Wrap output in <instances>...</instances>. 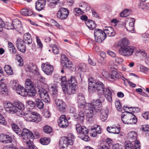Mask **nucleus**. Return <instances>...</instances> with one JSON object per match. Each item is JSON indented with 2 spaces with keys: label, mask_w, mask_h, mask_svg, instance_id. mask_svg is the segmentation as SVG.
Listing matches in <instances>:
<instances>
[{
  "label": "nucleus",
  "mask_w": 149,
  "mask_h": 149,
  "mask_svg": "<svg viewBox=\"0 0 149 149\" xmlns=\"http://www.w3.org/2000/svg\"><path fill=\"white\" fill-rule=\"evenodd\" d=\"M4 107L6 110L10 113L15 114L19 116H24V118L27 121L38 123L41 120V116L39 113L29 110L24 112L17 110L14 104L10 102H5Z\"/></svg>",
  "instance_id": "nucleus-1"
},
{
  "label": "nucleus",
  "mask_w": 149,
  "mask_h": 149,
  "mask_svg": "<svg viewBox=\"0 0 149 149\" xmlns=\"http://www.w3.org/2000/svg\"><path fill=\"white\" fill-rule=\"evenodd\" d=\"M88 90L90 93L97 91L98 96H104L110 103L112 102V93L111 90L109 87L105 88L104 84L101 81L92 79L88 80Z\"/></svg>",
  "instance_id": "nucleus-2"
},
{
  "label": "nucleus",
  "mask_w": 149,
  "mask_h": 149,
  "mask_svg": "<svg viewBox=\"0 0 149 149\" xmlns=\"http://www.w3.org/2000/svg\"><path fill=\"white\" fill-rule=\"evenodd\" d=\"M97 99L93 100L91 103H88L86 107V113L87 116L91 117L94 114V110L96 112H101L102 109V103L105 100L104 96H98Z\"/></svg>",
  "instance_id": "nucleus-3"
},
{
  "label": "nucleus",
  "mask_w": 149,
  "mask_h": 149,
  "mask_svg": "<svg viewBox=\"0 0 149 149\" xmlns=\"http://www.w3.org/2000/svg\"><path fill=\"white\" fill-rule=\"evenodd\" d=\"M74 136L72 134H68L67 136L61 138L59 141V146L60 149H66L68 145H72L73 143Z\"/></svg>",
  "instance_id": "nucleus-4"
},
{
  "label": "nucleus",
  "mask_w": 149,
  "mask_h": 149,
  "mask_svg": "<svg viewBox=\"0 0 149 149\" xmlns=\"http://www.w3.org/2000/svg\"><path fill=\"white\" fill-rule=\"evenodd\" d=\"M76 129L77 132L79 133V137L85 141H89L90 138L88 136V129L84 126H81L79 124L76 125Z\"/></svg>",
  "instance_id": "nucleus-5"
},
{
  "label": "nucleus",
  "mask_w": 149,
  "mask_h": 149,
  "mask_svg": "<svg viewBox=\"0 0 149 149\" xmlns=\"http://www.w3.org/2000/svg\"><path fill=\"white\" fill-rule=\"evenodd\" d=\"M135 47L132 46H127L123 47L119 49V54L123 56L129 57L132 56L134 52Z\"/></svg>",
  "instance_id": "nucleus-6"
},
{
  "label": "nucleus",
  "mask_w": 149,
  "mask_h": 149,
  "mask_svg": "<svg viewBox=\"0 0 149 149\" xmlns=\"http://www.w3.org/2000/svg\"><path fill=\"white\" fill-rule=\"evenodd\" d=\"M94 36L95 41L98 43H101L107 37L104 31L98 29L94 30Z\"/></svg>",
  "instance_id": "nucleus-7"
},
{
  "label": "nucleus",
  "mask_w": 149,
  "mask_h": 149,
  "mask_svg": "<svg viewBox=\"0 0 149 149\" xmlns=\"http://www.w3.org/2000/svg\"><path fill=\"white\" fill-rule=\"evenodd\" d=\"M136 136L137 134L134 131L131 132L128 134V138L130 139V141L134 142L135 141L134 146V149H140V142L139 140H136Z\"/></svg>",
  "instance_id": "nucleus-8"
},
{
  "label": "nucleus",
  "mask_w": 149,
  "mask_h": 149,
  "mask_svg": "<svg viewBox=\"0 0 149 149\" xmlns=\"http://www.w3.org/2000/svg\"><path fill=\"white\" fill-rule=\"evenodd\" d=\"M135 19L133 18H129L126 19L125 21V26L126 30L131 33L135 32L134 26Z\"/></svg>",
  "instance_id": "nucleus-9"
},
{
  "label": "nucleus",
  "mask_w": 149,
  "mask_h": 149,
  "mask_svg": "<svg viewBox=\"0 0 149 149\" xmlns=\"http://www.w3.org/2000/svg\"><path fill=\"white\" fill-rule=\"evenodd\" d=\"M69 11L67 9L63 8H60L56 13L57 17L61 20L66 19L69 14Z\"/></svg>",
  "instance_id": "nucleus-10"
},
{
  "label": "nucleus",
  "mask_w": 149,
  "mask_h": 149,
  "mask_svg": "<svg viewBox=\"0 0 149 149\" xmlns=\"http://www.w3.org/2000/svg\"><path fill=\"white\" fill-rule=\"evenodd\" d=\"M19 136L22 137L23 139L26 140L28 139H33L34 136L33 133L29 130L26 129H23L22 132H19Z\"/></svg>",
  "instance_id": "nucleus-11"
},
{
  "label": "nucleus",
  "mask_w": 149,
  "mask_h": 149,
  "mask_svg": "<svg viewBox=\"0 0 149 149\" xmlns=\"http://www.w3.org/2000/svg\"><path fill=\"white\" fill-rule=\"evenodd\" d=\"M38 94L42 100L45 102L49 103L50 99L47 91L44 89L41 88L39 89Z\"/></svg>",
  "instance_id": "nucleus-12"
},
{
  "label": "nucleus",
  "mask_w": 149,
  "mask_h": 149,
  "mask_svg": "<svg viewBox=\"0 0 149 149\" xmlns=\"http://www.w3.org/2000/svg\"><path fill=\"white\" fill-rule=\"evenodd\" d=\"M77 102L78 107L81 108L86 109V107L87 106L88 104L86 103L84 96L81 93H79L78 94Z\"/></svg>",
  "instance_id": "nucleus-13"
},
{
  "label": "nucleus",
  "mask_w": 149,
  "mask_h": 149,
  "mask_svg": "<svg viewBox=\"0 0 149 149\" xmlns=\"http://www.w3.org/2000/svg\"><path fill=\"white\" fill-rule=\"evenodd\" d=\"M42 68L45 73L47 75L52 74L54 70V67L47 63H43L42 65Z\"/></svg>",
  "instance_id": "nucleus-14"
},
{
  "label": "nucleus",
  "mask_w": 149,
  "mask_h": 149,
  "mask_svg": "<svg viewBox=\"0 0 149 149\" xmlns=\"http://www.w3.org/2000/svg\"><path fill=\"white\" fill-rule=\"evenodd\" d=\"M58 125L62 128H66L68 125V122L65 115H61L58 120Z\"/></svg>",
  "instance_id": "nucleus-15"
},
{
  "label": "nucleus",
  "mask_w": 149,
  "mask_h": 149,
  "mask_svg": "<svg viewBox=\"0 0 149 149\" xmlns=\"http://www.w3.org/2000/svg\"><path fill=\"white\" fill-rule=\"evenodd\" d=\"M62 89L63 92L66 94L69 95L74 94L77 88L74 87V86H69V88H68L66 84H62Z\"/></svg>",
  "instance_id": "nucleus-16"
},
{
  "label": "nucleus",
  "mask_w": 149,
  "mask_h": 149,
  "mask_svg": "<svg viewBox=\"0 0 149 149\" xmlns=\"http://www.w3.org/2000/svg\"><path fill=\"white\" fill-rule=\"evenodd\" d=\"M24 43V41L20 38L17 39L16 42V45L18 50L23 53H24L26 51V47Z\"/></svg>",
  "instance_id": "nucleus-17"
},
{
  "label": "nucleus",
  "mask_w": 149,
  "mask_h": 149,
  "mask_svg": "<svg viewBox=\"0 0 149 149\" xmlns=\"http://www.w3.org/2000/svg\"><path fill=\"white\" fill-rule=\"evenodd\" d=\"M131 112L127 111L122 113L121 118L123 122L125 124H128L130 118L131 117Z\"/></svg>",
  "instance_id": "nucleus-18"
},
{
  "label": "nucleus",
  "mask_w": 149,
  "mask_h": 149,
  "mask_svg": "<svg viewBox=\"0 0 149 149\" xmlns=\"http://www.w3.org/2000/svg\"><path fill=\"white\" fill-rule=\"evenodd\" d=\"M55 104L60 111L63 112L65 110L66 107L65 104L62 100L58 99H56Z\"/></svg>",
  "instance_id": "nucleus-19"
},
{
  "label": "nucleus",
  "mask_w": 149,
  "mask_h": 149,
  "mask_svg": "<svg viewBox=\"0 0 149 149\" xmlns=\"http://www.w3.org/2000/svg\"><path fill=\"white\" fill-rule=\"evenodd\" d=\"M61 63L63 65L69 69L72 68L71 62L64 54L61 56Z\"/></svg>",
  "instance_id": "nucleus-20"
},
{
  "label": "nucleus",
  "mask_w": 149,
  "mask_h": 149,
  "mask_svg": "<svg viewBox=\"0 0 149 149\" xmlns=\"http://www.w3.org/2000/svg\"><path fill=\"white\" fill-rule=\"evenodd\" d=\"M121 73L115 70H113L111 73V78H110V81H114L116 79H119L121 77Z\"/></svg>",
  "instance_id": "nucleus-21"
},
{
  "label": "nucleus",
  "mask_w": 149,
  "mask_h": 149,
  "mask_svg": "<svg viewBox=\"0 0 149 149\" xmlns=\"http://www.w3.org/2000/svg\"><path fill=\"white\" fill-rule=\"evenodd\" d=\"M15 90L17 93L22 96L25 97L27 96V91L25 90L23 86L20 85L18 86Z\"/></svg>",
  "instance_id": "nucleus-22"
},
{
  "label": "nucleus",
  "mask_w": 149,
  "mask_h": 149,
  "mask_svg": "<svg viewBox=\"0 0 149 149\" xmlns=\"http://www.w3.org/2000/svg\"><path fill=\"white\" fill-rule=\"evenodd\" d=\"M74 119L80 123H82L84 119V114L83 111H80L78 115L76 114L73 116Z\"/></svg>",
  "instance_id": "nucleus-23"
},
{
  "label": "nucleus",
  "mask_w": 149,
  "mask_h": 149,
  "mask_svg": "<svg viewBox=\"0 0 149 149\" xmlns=\"http://www.w3.org/2000/svg\"><path fill=\"white\" fill-rule=\"evenodd\" d=\"M46 3V1H37L36 3V8L38 11L42 10L44 8Z\"/></svg>",
  "instance_id": "nucleus-24"
},
{
  "label": "nucleus",
  "mask_w": 149,
  "mask_h": 149,
  "mask_svg": "<svg viewBox=\"0 0 149 149\" xmlns=\"http://www.w3.org/2000/svg\"><path fill=\"white\" fill-rule=\"evenodd\" d=\"M120 127L113 126L110 127H108L107 130L110 133L118 134L120 132Z\"/></svg>",
  "instance_id": "nucleus-25"
},
{
  "label": "nucleus",
  "mask_w": 149,
  "mask_h": 149,
  "mask_svg": "<svg viewBox=\"0 0 149 149\" xmlns=\"http://www.w3.org/2000/svg\"><path fill=\"white\" fill-rule=\"evenodd\" d=\"M13 104L16 108L18 109L19 111H23L25 108L24 104L22 102L18 100H16L13 102Z\"/></svg>",
  "instance_id": "nucleus-26"
},
{
  "label": "nucleus",
  "mask_w": 149,
  "mask_h": 149,
  "mask_svg": "<svg viewBox=\"0 0 149 149\" xmlns=\"http://www.w3.org/2000/svg\"><path fill=\"white\" fill-rule=\"evenodd\" d=\"M20 13L26 16H29L33 14V12L32 10L25 8L22 9L20 12Z\"/></svg>",
  "instance_id": "nucleus-27"
},
{
  "label": "nucleus",
  "mask_w": 149,
  "mask_h": 149,
  "mask_svg": "<svg viewBox=\"0 0 149 149\" xmlns=\"http://www.w3.org/2000/svg\"><path fill=\"white\" fill-rule=\"evenodd\" d=\"M100 112H101L100 116V119L102 121H105L107 119L109 113V110L108 109H104Z\"/></svg>",
  "instance_id": "nucleus-28"
},
{
  "label": "nucleus",
  "mask_w": 149,
  "mask_h": 149,
  "mask_svg": "<svg viewBox=\"0 0 149 149\" xmlns=\"http://www.w3.org/2000/svg\"><path fill=\"white\" fill-rule=\"evenodd\" d=\"M106 35L109 36H113L115 35V32L111 27H108L104 30Z\"/></svg>",
  "instance_id": "nucleus-29"
},
{
  "label": "nucleus",
  "mask_w": 149,
  "mask_h": 149,
  "mask_svg": "<svg viewBox=\"0 0 149 149\" xmlns=\"http://www.w3.org/2000/svg\"><path fill=\"white\" fill-rule=\"evenodd\" d=\"M68 83L69 86H74V87L77 88V83L75 78L74 76H71L69 79Z\"/></svg>",
  "instance_id": "nucleus-30"
},
{
  "label": "nucleus",
  "mask_w": 149,
  "mask_h": 149,
  "mask_svg": "<svg viewBox=\"0 0 149 149\" xmlns=\"http://www.w3.org/2000/svg\"><path fill=\"white\" fill-rule=\"evenodd\" d=\"M1 20L3 22L1 24L2 31H3V28L4 27L6 29H14V26L13 25V23L6 22V24H5L4 22L1 19Z\"/></svg>",
  "instance_id": "nucleus-31"
},
{
  "label": "nucleus",
  "mask_w": 149,
  "mask_h": 149,
  "mask_svg": "<svg viewBox=\"0 0 149 149\" xmlns=\"http://www.w3.org/2000/svg\"><path fill=\"white\" fill-rule=\"evenodd\" d=\"M13 25L14 26V29H17L21 30L22 29V25L21 22L17 19L14 20L13 21Z\"/></svg>",
  "instance_id": "nucleus-32"
},
{
  "label": "nucleus",
  "mask_w": 149,
  "mask_h": 149,
  "mask_svg": "<svg viewBox=\"0 0 149 149\" xmlns=\"http://www.w3.org/2000/svg\"><path fill=\"white\" fill-rule=\"evenodd\" d=\"M85 24L90 29L93 30L95 28L96 25L95 22L91 20L86 21Z\"/></svg>",
  "instance_id": "nucleus-33"
},
{
  "label": "nucleus",
  "mask_w": 149,
  "mask_h": 149,
  "mask_svg": "<svg viewBox=\"0 0 149 149\" xmlns=\"http://www.w3.org/2000/svg\"><path fill=\"white\" fill-rule=\"evenodd\" d=\"M38 84L35 85V86L38 87H40L41 85V83L45 84L47 82L45 78L40 74L38 76Z\"/></svg>",
  "instance_id": "nucleus-34"
},
{
  "label": "nucleus",
  "mask_w": 149,
  "mask_h": 149,
  "mask_svg": "<svg viewBox=\"0 0 149 149\" xmlns=\"http://www.w3.org/2000/svg\"><path fill=\"white\" fill-rule=\"evenodd\" d=\"M24 39L25 43L28 45L30 44L32 42V39L31 35L29 33H26L24 34Z\"/></svg>",
  "instance_id": "nucleus-35"
},
{
  "label": "nucleus",
  "mask_w": 149,
  "mask_h": 149,
  "mask_svg": "<svg viewBox=\"0 0 149 149\" xmlns=\"http://www.w3.org/2000/svg\"><path fill=\"white\" fill-rule=\"evenodd\" d=\"M26 145L28 149H25L23 147H21L20 149H38L30 139L29 141H27Z\"/></svg>",
  "instance_id": "nucleus-36"
},
{
  "label": "nucleus",
  "mask_w": 149,
  "mask_h": 149,
  "mask_svg": "<svg viewBox=\"0 0 149 149\" xmlns=\"http://www.w3.org/2000/svg\"><path fill=\"white\" fill-rule=\"evenodd\" d=\"M4 79H2L0 80V90H1L0 91L1 92H6L7 91V89L5 84L2 81Z\"/></svg>",
  "instance_id": "nucleus-37"
},
{
  "label": "nucleus",
  "mask_w": 149,
  "mask_h": 149,
  "mask_svg": "<svg viewBox=\"0 0 149 149\" xmlns=\"http://www.w3.org/2000/svg\"><path fill=\"white\" fill-rule=\"evenodd\" d=\"M4 69L5 71L8 75H12L13 74V70L10 65H6L4 67Z\"/></svg>",
  "instance_id": "nucleus-38"
},
{
  "label": "nucleus",
  "mask_w": 149,
  "mask_h": 149,
  "mask_svg": "<svg viewBox=\"0 0 149 149\" xmlns=\"http://www.w3.org/2000/svg\"><path fill=\"white\" fill-rule=\"evenodd\" d=\"M120 48H122L123 47H126L129 44V41L127 39L124 38L122 39L120 41Z\"/></svg>",
  "instance_id": "nucleus-39"
},
{
  "label": "nucleus",
  "mask_w": 149,
  "mask_h": 149,
  "mask_svg": "<svg viewBox=\"0 0 149 149\" xmlns=\"http://www.w3.org/2000/svg\"><path fill=\"white\" fill-rule=\"evenodd\" d=\"M50 139L48 137H44L41 138L40 140V143L43 145H47L49 143Z\"/></svg>",
  "instance_id": "nucleus-40"
},
{
  "label": "nucleus",
  "mask_w": 149,
  "mask_h": 149,
  "mask_svg": "<svg viewBox=\"0 0 149 149\" xmlns=\"http://www.w3.org/2000/svg\"><path fill=\"white\" fill-rule=\"evenodd\" d=\"M131 10L128 9H125L120 13V16L122 17H126L131 13Z\"/></svg>",
  "instance_id": "nucleus-41"
},
{
  "label": "nucleus",
  "mask_w": 149,
  "mask_h": 149,
  "mask_svg": "<svg viewBox=\"0 0 149 149\" xmlns=\"http://www.w3.org/2000/svg\"><path fill=\"white\" fill-rule=\"evenodd\" d=\"M131 117L130 118L128 124H135L137 122V119L135 116L131 113Z\"/></svg>",
  "instance_id": "nucleus-42"
},
{
  "label": "nucleus",
  "mask_w": 149,
  "mask_h": 149,
  "mask_svg": "<svg viewBox=\"0 0 149 149\" xmlns=\"http://www.w3.org/2000/svg\"><path fill=\"white\" fill-rule=\"evenodd\" d=\"M36 104L39 109H41L43 108L44 104L40 100L36 99Z\"/></svg>",
  "instance_id": "nucleus-43"
},
{
  "label": "nucleus",
  "mask_w": 149,
  "mask_h": 149,
  "mask_svg": "<svg viewBox=\"0 0 149 149\" xmlns=\"http://www.w3.org/2000/svg\"><path fill=\"white\" fill-rule=\"evenodd\" d=\"M8 45L10 51L12 52L13 54H15L17 50L12 43L10 42H8Z\"/></svg>",
  "instance_id": "nucleus-44"
},
{
  "label": "nucleus",
  "mask_w": 149,
  "mask_h": 149,
  "mask_svg": "<svg viewBox=\"0 0 149 149\" xmlns=\"http://www.w3.org/2000/svg\"><path fill=\"white\" fill-rule=\"evenodd\" d=\"M136 53L141 55L143 59H146L147 58V54L143 49L137 50L136 52Z\"/></svg>",
  "instance_id": "nucleus-45"
},
{
  "label": "nucleus",
  "mask_w": 149,
  "mask_h": 149,
  "mask_svg": "<svg viewBox=\"0 0 149 149\" xmlns=\"http://www.w3.org/2000/svg\"><path fill=\"white\" fill-rule=\"evenodd\" d=\"M47 1L48 6L51 8L55 7L56 5L59 3L56 1Z\"/></svg>",
  "instance_id": "nucleus-46"
},
{
  "label": "nucleus",
  "mask_w": 149,
  "mask_h": 149,
  "mask_svg": "<svg viewBox=\"0 0 149 149\" xmlns=\"http://www.w3.org/2000/svg\"><path fill=\"white\" fill-rule=\"evenodd\" d=\"M11 125L12 129L13 130L16 134L19 136V132H22V130H21L20 129L18 128V126L13 123H12Z\"/></svg>",
  "instance_id": "nucleus-47"
},
{
  "label": "nucleus",
  "mask_w": 149,
  "mask_h": 149,
  "mask_svg": "<svg viewBox=\"0 0 149 149\" xmlns=\"http://www.w3.org/2000/svg\"><path fill=\"white\" fill-rule=\"evenodd\" d=\"M11 125L12 129L13 130L16 134L19 136V132H22V130H21L20 129L18 128V126L13 123H12Z\"/></svg>",
  "instance_id": "nucleus-48"
},
{
  "label": "nucleus",
  "mask_w": 149,
  "mask_h": 149,
  "mask_svg": "<svg viewBox=\"0 0 149 149\" xmlns=\"http://www.w3.org/2000/svg\"><path fill=\"white\" fill-rule=\"evenodd\" d=\"M74 13L76 15H82L84 13L83 11L80 8H75L73 9Z\"/></svg>",
  "instance_id": "nucleus-49"
},
{
  "label": "nucleus",
  "mask_w": 149,
  "mask_h": 149,
  "mask_svg": "<svg viewBox=\"0 0 149 149\" xmlns=\"http://www.w3.org/2000/svg\"><path fill=\"white\" fill-rule=\"evenodd\" d=\"M115 105L118 111H121L122 110V107L119 100H117L115 101Z\"/></svg>",
  "instance_id": "nucleus-50"
},
{
  "label": "nucleus",
  "mask_w": 149,
  "mask_h": 149,
  "mask_svg": "<svg viewBox=\"0 0 149 149\" xmlns=\"http://www.w3.org/2000/svg\"><path fill=\"white\" fill-rule=\"evenodd\" d=\"M27 95H28L30 96H34L36 93V92L34 88H32L31 89H28L27 91Z\"/></svg>",
  "instance_id": "nucleus-51"
},
{
  "label": "nucleus",
  "mask_w": 149,
  "mask_h": 149,
  "mask_svg": "<svg viewBox=\"0 0 149 149\" xmlns=\"http://www.w3.org/2000/svg\"><path fill=\"white\" fill-rule=\"evenodd\" d=\"M10 84L12 88L15 90L17 88L18 86L20 85L18 84L17 81L15 80L11 81H10Z\"/></svg>",
  "instance_id": "nucleus-52"
},
{
  "label": "nucleus",
  "mask_w": 149,
  "mask_h": 149,
  "mask_svg": "<svg viewBox=\"0 0 149 149\" xmlns=\"http://www.w3.org/2000/svg\"><path fill=\"white\" fill-rule=\"evenodd\" d=\"M50 46L52 48L53 52L55 54H57L59 53L58 48L56 45L52 44Z\"/></svg>",
  "instance_id": "nucleus-53"
},
{
  "label": "nucleus",
  "mask_w": 149,
  "mask_h": 149,
  "mask_svg": "<svg viewBox=\"0 0 149 149\" xmlns=\"http://www.w3.org/2000/svg\"><path fill=\"white\" fill-rule=\"evenodd\" d=\"M145 1H142L140 2V7L143 10H148L149 9V8L145 2Z\"/></svg>",
  "instance_id": "nucleus-54"
},
{
  "label": "nucleus",
  "mask_w": 149,
  "mask_h": 149,
  "mask_svg": "<svg viewBox=\"0 0 149 149\" xmlns=\"http://www.w3.org/2000/svg\"><path fill=\"white\" fill-rule=\"evenodd\" d=\"M79 6L81 7H83L84 8H86V11H89L91 9V7L89 5L85 2H83L79 4Z\"/></svg>",
  "instance_id": "nucleus-55"
},
{
  "label": "nucleus",
  "mask_w": 149,
  "mask_h": 149,
  "mask_svg": "<svg viewBox=\"0 0 149 149\" xmlns=\"http://www.w3.org/2000/svg\"><path fill=\"white\" fill-rule=\"evenodd\" d=\"M91 129L92 130H95L98 134L101 133V130L100 127L97 125H94V126L91 128Z\"/></svg>",
  "instance_id": "nucleus-56"
},
{
  "label": "nucleus",
  "mask_w": 149,
  "mask_h": 149,
  "mask_svg": "<svg viewBox=\"0 0 149 149\" xmlns=\"http://www.w3.org/2000/svg\"><path fill=\"white\" fill-rule=\"evenodd\" d=\"M102 74L103 77L110 81V78H111V74H109L107 71H103Z\"/></svg>",
  "instance_id": "nucleus-57"
},
{
  "label": "nucleus",
  "mask_w": 149,
  "mask_h": 149,
  "mask_svg": "<svg viewBox=\"0 0 149 149\" xmlns=\"http://www.w3.org/2000/svg\"><path fill=\"white\" fill-rule=\"evenodd\" d=\"M115 57V61L116 63L121 64L123 62V59L122 58L118 56H116Z\"/></svg>",
  "instance_id": "nucleus-58"
},
{
  "label": "nucleus",
  "mask_w": 149,
  "mask_h": 149,
  "mask_svg": "<svg viewBox=\"0 0 149 149\" xmlns=\"http://www.w3.org/2000/svg\"><path fill=\"white\" fill-rule=\"evenodd\" d=\"M44 131L47 134H50L52 132V128L48 125H46L44 127Z\"/></svg>",
  "instance_id": "nucleus-59"
},
{
  "label": "nucleus",
  "mask_w": 149,
  "mask_h": 149,
  "mask_svg": "<svg viewBox=\"0 0 149 149\" xmlns=\"http://www.w3.org/2000/svg\"><path fill=\"white\" fill-rule=\"evenodd\" d=\"M6 138L5 139L4 143H11L13 140L11 137L8 135H6L5 136Z\"/></svg>",
  "instance_id": "nucleus-60"
},
{
  "label": "nucleus",
  "mask_w": 149,
  "mask_h": 149,
  "mask_svg": "<svg viewBox=\"0 0 149 149\" xmlns=\"http://www.w3.org/2000/svg\"><path fill=\"white\" fill-rule=\"evenodd\" d=\"M25 84L26 86L29 87L31 88L32 87L33 83L30 79H27L26 80Z\"/></svg>",
  "instance_id": "nucleus-61"
},
{
  "label": "nucleus",
  "mask_w": 149,
  "mask_h": 149,
  "mask_svg": "<svg viewBox=\"0 0 149 149\" xmlns=\"http://www.w3.org/2000/svg\"><path fill=\"white\" fill-rule=\"evenodd\" d=\"M6 123L5 118L0 113V124L3 125H5Z\"/></svg>",
  "instance_id": "nucleus-62"
},
{
  "label": "nucleus",
  "mask_w": 149,
  "mask_h": 149,
  "mask_svg": "<svg viewBox=\"0 0 149 149\" xmlns=\"http://www.w3.org/2000/svg\"><path fill=\"white\" fill-rule=\"evenodd\" d=\"M36 42L37 44L38 47L40 48H42V47L43 45L41 42L38 36H36Z\"/></svg>",
  "instance_id": "nucleus-63"
},
{
  "label": "nucleus",
  "mask_w": 149,
  "mask_h": 149,
  "mask_svg": "<svg viewBox=\"0 0 149 149\" xmlns=\"http://www.w3.org/2000/svg\"><path fill=\"white\" fill-rule=\"evenodd\" d=\"M100 149H110L105 145L104 142H101L100 145Z\"/></svg>",
  "instance_id": "nucleus-64"
}]
</instances>
